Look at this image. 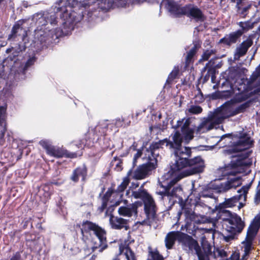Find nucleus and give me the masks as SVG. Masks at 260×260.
Returning a JSON list of instances; mask_svg holds the SVG:
<instances>
[{"label": "nucleus", "instance_id": "f257e3e1", "mask_svg": "<svg viewBox=\"0 0 260 260\" xmlns=\"http://www.w3.org/2000/svg\"><path fill=\"white\" fill-rule=\"evenodd\" d=\"M238 138V140L233 143L229 150L231 153L242 152L237 156L236 160L231 161L230 166H225L222 169H224L223 171H227L223 173L224 175L235 176L240 172L235 171L233 169L247 167L249 165L246 159L251 153L252 151L249 150V149L252 147L254 141L246 133H241Z\"/></svg>", "mask_w": 260, "mask_h": 260}, {"label": "nucleus", "instance_id": "f03ea898", "mask_svg": "<svg viewBox=\"0 0 260 260\" xmlns=\"http://www.w3.org/2000/svg\"><path fill=\"white\" fill-rule=\"evenodd\" d=\"M76 228H80L81 233V240L84 243H86L88 239L85 234H89L92 232L93 234L99 240V244H94L91 247L92 252L95 251L99 249V252H102L108 247L107 240V232L105 229L99 225L98 224L88 220H84L82 223L77 224Z\"/></svg>", "mask_w": 260, "mask_h": 260}, {"label": "nucleus", "instance_id": "7ed1b4c3", "mask_svg": "<svg viewBox=\"0 0 260 260\" xmlns=\"http://www.w3.org/2000/svg\"><path fill=\"white\" fill-rule=\"evenodd\" d=\"M167 7L172 14L177 17L185 15L194 20L196 22H203L206 19V16L201 9L192 4H188L181 7L174 0H168Z\"/></svg>", "mask_w": 260, "mask_h": 260}, {"label": "nucleus", "instance_id": "20e7f679", "mask_svg": "<svg viewBox=\"0 0 260 260\" xmlns=\"http://www.w3.org/2000/svg\"><path fill=\"white\" fill-rule=\"evenodd\" d=\"M184 177L183 175L180 173H173L170 171L165 173L161 178V181H159L160 186L164 190L159 191L158 194L162 197H180L182 192V187L180 185L173 186Z\"/></svg>", "mask_w": 260, "mask_h": 260}, {"label": "nucleus", "instance_id": "39448f33", "mask_svg": "<svg viewBox=\"0 0 260 260\" xmlns=\"http://www.w3.org/2000/svg\"><path fill=\"white\" fill-rule=\"evenodd\" d=\"M176 157L175 162L170 166L169 171L173 173H182V170L188 167L192 155V151L189 147L184 146L174 152Z\"/></svg>", "mask_w": 260, "mask_h": 260}, {"label": "nucleus", "instance_id": "423d86ee", "mask_svg": "<svg viewBox=\"0 0 260 260\" xmlns=\"http://www.w3.org/2000/svg\"><path fill=\"white\" fill-rule=\"evenodd\" d=\"M257 21L251 22V19L238 22V25L241 28L230 33L229 35L225 36L220 40L219 43L228 46H230L232 44L236 43L238 40L244 33L253 28L255 25L257 23Z\"/></svg>", "mask_w": 260, "mask_h": 260}, {"label": "nucleus", "instance_id": "0eeeda50", "mask_svg": "<svg viewBox=\"0 0 260 260\" xmlns=\"http://www.w3.org/2000/svg\"><path fill=\"white\" fill-rule=\"evenodd\" d=\"M229 217L224 219L230 225L227 226L226 230L230 235L224 237L226 242L233 240L237 234L241 233L245 226V223L236 213L229 212Z\"/></svg>", "mask_w": 260, "mask_h": 260}, {"label": "nucleus", "instance_id": "6e6552de", "mask_svg": "<svg viewBox=\"0 0 260 260\" xmlns=\"http://www.w3.org/2000/svg\"><path fill=\"white\" fill-rule=\"evenodd\" d=\"M260 229V215H256L251 221L247 231L245 240L242 242L245 255L250 254L252 244Z\"/></svg>", "mask_w": 260, "mask_h": 260}, {"label": "nucleus", "instance_id": "1a4fd4ad", "mask_svg": "<svg viewBox=\"0 0 260 260\" xmlns=\"http://www.w3.org/2000/svg\"><path fill=\"white\" fill-rule=\"evenodd\" d=\"M260 229V215H256L251 221L247 231L245 240L242 242L245 255L250 254L252 244Z\"/></svg>", "mask_w": 260, "mask_h": 260}, {"label": "nucleus", "instance_id": "9d476101", "mask_svg": "<svg viewBox=\"0 0 260 260\" xmlns=\"http://www.w3.org/2000/svg\"><path fill=\"white\" fill-rule=\"evenodd\" d=\"M43 143L44 144H42V146L46 150V153L50 156L56 158L66 157L74 158L77 157L78 156L82 155L81 152L79 153L78 151L71 152L62 147L52 146L48 144L45 142H43Z\"/></svg>", "mask_w": 260, "mask_h": 260}, {"label": "nucleus", "instance_id": "9b49d317", "mask_svg": "<svg viewBox=\"0 0 260 260\" xmlns=\"http://www.w3.org/2000/svg\"><path fill=\"white\" fill-rule=\"evenodd\" d=\"M157 167V159L156 157L152 159L147 158V161L140 165L134 172V178L137 180H142L151 174L152 171Z\"/></svg>", "mask_w": 260, "mask_h": 260}, {"label": "nucleus", "instance_id": "f8f14e48", "mask_svg": "<svg viewBox=\"0 0 260 260\" xmlns=\"http://www.w3.org/2000/svg\"><path fill=\"white\" fill-rule=\"evenodd\" d=\"M144 206L146 218L142 221V224L150 225L156 217L157 212L156 206L152 197L145 201Z\"/></svg>", "mask_w": 260, "mask_h": 260}, {"label": "nucleus", "instance_id": "ddd939ff", "mask_svg": "<svg viewBox=\"0 0 260 260\" xmlns=\"http://www.w3.org/2000/svg\"><path fill=\"white\" fill-rule=\"evenodd\" d=\"M204 160L200 156H196L191 159L188 167L189 169L182 171L183 176L186 177L203 172L205 168Z\"/></svg>", "mask_w": 260, "mask_h": 260}, {"label": "nucleus", "instance_id": "4468645a", "mask_svg": "<svg viewBox=\"0 0 260 260\" xmlns=\"http://www.w3.org/2000/svg\"><path fill=\"white\" fill-rule=\"evenodd\" d=\"M100 140L98 135L95 133L92 128L89 129L85 134L84 138L78 144H76L75 146L78 147L80 150L77 151L79 153H82V150L84 146L87 147H91L93 146L95 143L98 142Z\"/></svg>", "mask_w": 260, "mask_h": 260}, {"label": "nucleus", "instance_id": "2eb2a0df", "mask_svg": "<svg viewBox=\"0 0 260 260\" xmlns=\"http://www.w3.org/2000/svg\"><path fill=\"white\" fill-rule=\"evenodd\" d=\"M212 246L211 244L206 240V238L203 237L201 241V247L197 242V246H193L192 249L196 251V253L200 259V256L205 258V259H210V255H212Z\"/></svg>", "mask_w": 260, "mask_h": 260}, {"label": "nucleus", "instance_id": "dca6fc26", "mask_svg": "<svg viewBox=\"0 0 260 260\" xmlns=\"http://www.w3.org/2000/svg\"><path fill=\"white\" fill-rule=\"evenodd\" d=\"M255 38V34H250L247 39L243 41L236 49L234 54V58L238 59L244 56L247 52L249 48L253 44V40Z\"/></svg>", "mask_w": 260, "mask_h": 260}, {"label": "nucleus", "instance_id": "f3484780", "mask_svg": "<svg viewBox=\"0 0 260 260\" xmlns=\"http://www.w3.org/2000/svg\"><path fill=\"white\" fill-rule=\"evenodd\" d=\"M209 122V120H205L202 121L197 127V128H189L181 129V136L184 139L185 143L188 144L194 138V133L196 132L197 134H199L201 132L202 128L206 126L207 123Z\"/></svg>", "mask_w": 260, "mask_h": 260}, {"label": "nucleus", "instance_id": "a211bd4d", "mask_svg": "<svg viewBox=\"0 0 260 260\" xmlns=\"http://www.w3.org/2000/svg\"><path fill=\"white\" fill-rule=\"evenodd\" d=\"M170 137L172 138V141L169 139V142H168V144H169V148L170 149H173L174 152L175 150L183 147L182 146V143L184 139L179 131L176 130L174 131L171 134Z\"/></svg>", "mask_w": 260, "mask_h": 260}, {"label": "nucleus", "instance_id": "6ab92c4d", "mask_svg": "<svg viewBox=\"0 0 260 260\" xmlns=\"http://www.w3.org/2000/svg\"><path fill=\"white\" fill-rule=\"evenodd\" d=\"M111 228L114 230H120L124 229L127 231L129 229L128 224V220L121 217L114 216L112 215L110 216L109 219Z\"/></svg>", "mask_w": 260, "mask_h": 260}, {"label": "nucleus", "instance_id": "aec40b11", "mask_svg": "<svg viewBox=\"0 0 260 260\" xmlns=\"http://www.w3.org/2000/svg\"><path fill=\"white\" fill-rule=\"evenodd\" d=\"M193 46L189 51L187 52L185 57V67H188L194 61V56L197 54L198 50L201 47V42L200 40H197L193 42Z\"/></svg>", "mask_w": 260, "mask_h": 260}, {"label": "nucleus", "instance_id": "412c9836", "mask_svg": "<svg viewBox=\"0 0 260 260\" xmlns=\"http://www.w3.org/2000/svg\"><path fill=\"white\" fill-rule=\"evenodd\" d=\"M251 7L252 4L251 3H245L240 0H239L235 6L237 14L242 18H245L247 17Z\"/></svg>", "mask_w": 260, "mask_h": 260}, {"label": "nucleus", "instance_id": "4be33fe9", "mask_svg": "<svg viewBox=\"0 0 260 260\" xmlns=\"http://www.w3.org/2000/svg\"><path fill=\"white\" fill-rule=\"evenodd\" d=\"M184 215L185 217V228L186 231H189L191 230L192 222L197 223H201L202 222L200 220L197 219L198 218V216L194 213V212H192L189 209H185L184 211Z\"/></svg>", "mask_w": 260, "mask_h": 260}, {"label": "nucleus", "instance_id": "5701e85b", "mask_svg": "<svg viewBox=\"0 0 260 260\" xmlns=\"http://www.w3.org/2000/svg\"><path fill=\"white\" fill-rule=\"evenodd\" d=\"M175 233L177 239L187 244L189 249H192L193 246H197V241L191 236L180 232H175Z\"/></svg>", "mask_w": 260, "mask_h": 260}, {"label": "nucleus", "instance_id": "b1692460", "mask_svg": "<svg viewBox=\"0 0 260 260\" xmlns=\"http://www.w3.org/2000/svg\"><path fill=\"white\" fill-rule=\"evenodd\" d=\"M87 174V169L86 167H78L74 170L70 177L71 180L74 182H78L80 177L82 181H85Z\"/></svg>", "mask_w": 260, "mask_h": 260}, {"label": "nucleus", "instance_id": "393cba45", "mask_svg": "<svg viewBox=\"0 0 260 260\" xmlns=\"http://www.w3.org/2000/svg\"><path fill=\"white\" fill-rule=\"evenodd\" d=\"M255 95L253 90L251 91V89L247 87L241 92L235 94L233 99V101L235 103H240L245 101L253 95Z\"/></svg>", "mask_w": 260, "mask_h": 260}, {"label": "nucleus", "instance_id": "a878e982", "mask_svg": "<svg viewBox=\"0 0 260 260\" xmlns=\"http://www.w3.org/2000/svg\"><path fill=\"white\" fill-rule=\"evenodd\" d=\"M138 206L135 204H132L129 207L121 206L118 209V213L122 216L131 217L134 214L138 213Z\"/></svg>", "mask_w": 260, "mask_h": 260}, {"label": "nucleus", "instance_id": "bb28decb", "mask_svg": "<svg viewBox=\"0 0 260 260\" xmlns=\"http://www.w3.org/2000/svg\"><path fill=\"white\" fill-rule=\"evenodd\" d=\"M132 196L136 199H142L143 201V202L152 197L151 196H150L147 191L143 188V186H141L138 190L133 191Z\"/></svg>", "mask_w": 260, "mask_h": 260}, {"label": "nucleus", "instance_id": "cd10ccee", "mask_svg": "<svg viewBox=\"0 0 260 260\" xmlns=\"http://www.w3.org/2000/svg\"><path fill=\"white\" fill-rule=\"evenodd\" d=\"M108 128V124L106 123L103 122L99 123L94 128H92L93 131L95 132L99 137L101 139L105 136H107V132Z\"/></svg>", "mask_w": 260, "mask_h": 260}, {"label": "nucleus", "instance_id": "c85d7f7f", "mask_svg": "<svg viewBox=\"0 0 260 260\" xmlns=\"http://www.w3.org/2000/svg\"><path fill=\"white\" fill-rule=\"evenodd\" d=\"M234 110L232 108V104L230 102H226L221 107L220 113L224 118H229L236 115H232Z\"/></svg>", "mask_w": 260, "mask_h": 260}, {"label": "nucleus", "instance_id": "c756f323", "mask_svg": "<svg viewBox=\"0 0 260 260\" xmlns=\"http://www.w3.org/2000/svg\"><path fill=\"white\" fill-rule=\"evenodd\" d=\"M27 247L30 249L31 252L40 254L43 249V244L41 242V238L40 240H36L33 243L28 241V246Z\"/></svg>", "mask_w": 260, "mask_h": 260}, {"label": "nucleus", "instance_id": "7c9ffc66", "mask_svg": "<svg viewBox=\"0 0 260 260\" xmlns=\"http://www.w3.org/2000/svg\"><path fill=\"white\" fill-rule=\"evenodd\" d=\"M241 184V179L240 177H235L228 180L224 184L223 190H228L232 188H236Z\"/></svg>", "mask_w": 260, "mask_h": 260}, {"label": "nucleus", "instance_id": "2f4dec72", "mask_svg": "<svg viewBox=\"0 0 260 260\" xmlns=\"http://www.w3.org/2000/svg\"><path fill=\"white\" fill-rule=\"evenodd\" d=\"M177 240L175 232H170L167 234L165 238V245L168 249H171Z\"/></svg>", "mask_w": 260, "mask_h": 260}, {"label": "nucleus", "instance_id": "473e14b6", "mask_svg": "<svg viewBox=\"0 0 260 260\" xmlns=\"http://www.w3.org/2000/svg\"><path fill=\"white\" fill-rule=\"evenodd\" d=\"M98 142L99 143L103 150H106L107 149H112L114 148V145L110 139L107 136L104 137L100 140H99Z\"/></svg>", "mask_w": 260, "mask_h": 260}, {"label": "nucleus", "instance_id": "72a5a7b5", "mask_svg": "<svg viewBox=\"0 0 260 260\" xmlns=\"http://www.w3.org/2000/svg\"><path fill=\"white\" fill-rule=\"evenodd\" d=\"M52 184V182H48L43 184L41 186L44 191L43 195L47 199L50 198L51 196L53 193Z\"/></svg>", "mask_w": 260, "mask_h": 260}, {"label": "nucleus", "instance_id": "f704fd0d", "mask_svg": "<svg viewBox=\"0 0 260 260\" xmlns=\"http://www.w3.org/2000/svg\"><path fill=\"white\" fill-rule=\"evenodd\" d=\"M148 256L151 257L150 260H164L163 256L160 254L157 249L152 250L150 247L148 248ZM179 260H182V258L180 257Z\"/></svg>", "mask_w": 260, "mask_h": 260}, {"label": "nucleus", "instance_id": "c9c22d12", "mask_svg": "<svg viewBox=\"0 0 260 260\" xmlns=\"http://www.w3.org/2000/svg\"><path fill=\"white\" fill-rule=\"evenodd\" d=\"M25 22L24 19H21L15 23L12 27L11 34L9 35L8 39L15 38L17 36L18 29L21 27L23 24Z\"/></svg>", "mask_w": 260, "mask_h": 260}, {"label": "nucleus", "instance_id": "e433bc0d", "mask_svg": "<svg viewBox=\"0 0 260 260\" xmlns=\"http://www.w3.org/2000/svg\"><path fill=\"white\" fill-rule=\"evenodd\" d=\"M89 0H73L72 2V7L73 8H78L79 10L82 8H85L87 6L90 5Z\"/></svg>", "mask_w": 260, "mask_h": 260}, {"label": "nucleus", "instance_id": "4c0bfd02", "mask_svg": "<svg viewBox=\"0 0 260 260\" xmlns=\"http://www.w3.org/2000/svg\"><path fill=\"white\" fill-rule=\"evenodd\" d=\"M252 103V101L251 100L246 101L244 103L240 105L239 106L236 107L233 112L232 115H237L241 113H243L245 111L246 109L249 108L250 106V105Z\"/></svg>", "mask_w": 260, "mask_h": 260}, {"label": "nucleus", "instance_id": "58836bf2", "mask_svg": "<svg viewBox=\"0 0 260 260\" xmlns=\"http://www.w3.org/2000/svg\"><path fill=\"white\" fill-rule=\"evenodd\" d=\"M160 148V145L157 142H152L149 148H147L146 151L148 152L147 158L152 159V157H156L155 156V151Z\"/></svg>", "mask_w": 260, "mask_h": 260}, {"label": "nucleus", "instance_id": "ea45409f", "mask_svg": "<svg viewBox=\"0 0 260 260\" xmlns=\"http://www.w3.org/2000/svg\"><path fill=\"white\" fill-rule=\"evenodd\" d=\"M216 50L215 49H206L203 51L201 58L199 60V63L203 61H208L212 55L215 54Z\"/></svg>", "mask_w": 260, "mask_h": 260}, {"label": "nucleus", "instance_id": "a19ab883", "mask_svg": "<svg viewBox=\"0 0 260 260\" xmlns=\"http://www.w3.org/2000/svg\"><path fill=\"white\" fill-rule=\"evenodd\" d=\"M239 198L233 197L228 199H225V201L221 204V206L223 208H231L236 206L238 202Z\"/></svg>", "mask_w": 260, "mask_h": 260}, {"label": "nucleus", "instance_id": "79ce46f5", "mask_svg": "<svg viewBox=\"0 0 260 260\" xmlns=\"http://www.w3.org/2000/svg\"><path fill=\"white\" fill-rule=\"evenodd\" d=\"M24 236L25 243L27 247L28 246V241H30L31 243H33L36 240H38L40 239V237L39 236V234H37L36 233L25 232L24 233Z\"/></svg>", "mask_w": 260, "mask_h": 260}, {"label": "nucleus", "instance_id": "37998d69", "mask_svg": "<svg viewBox=\"0 0 260 260\" xmlns=\"http://www.w3.org/2000/svg\"><path fill=\"white\" fill-rule=\"evenodd\" d=\"M122 159L119 158L117 156H115L111 162V165L115 166V170L118 172L121 171L122 170Z\"/></svg>", "mask_w": 260, "mask_h": 260}, {"label": "nucleus", "instance_id": "c03bdc74", "mask_svg": "<svg viewBox=\"0 0 260 260\" xmlns=\"http://www.w3.org/2000/svg\"><path fill=\"white\" fill-rule=\"evenodd\" d=\"M130 180L128 177L123 178L122 182L114 191L116 193H121L124 191L129 184Z\"/></svg>", "mask_w": 260, "mask_h": 260}, {"label": "nucleus", "instance_id": "a18cd8bd", "mask_svg": "<svg viewBox=\"0 0 260 260\" xmlns=\"http://www.w3.org/2000/svg\"><path fill=\"white\" fill-rule=\"evenodd\" d=\"M179 73V70L178 68H175L169 74L168 78L166 81V84H172L173 80L176 79Z\"/></svg>", "mask_w": 260, "mask_h": 260}, {"label": "nucleus", "instance_id": "49530a36", "mask_svg": "<svg viewBox=\"0 0 260 260\" xmlns=\"http://www.w3.org/2000/svg\"><path fill=\"white\" fill-rule=\"evenodd\" d=\"M239 72L238 68L236 67H232L228 71V77L229 79L234 80L239 75Z\"/></svg>", "mask_w": 260, "mask_h": 260}, {"label": "nucleus", "instance_id": "de8ad7c7", "mask_svg": "<svg viewBox=\"0 0 260 260\" xmlns=\"http://www.w3.org/2000/svg\"><path fill=\"white\" fill-rule=\"evenodd\" d=\"M119 254H121L123 253L124 249L126 250V251L125 252V255L126 256V253L127 254V255H129L131 257V259L132 258V254L131 253V251H133L130 246L128 244L126 245V246L121 244L119 245Z\"/></svg>", "mask_w": 260, "mask_h": 260}, {"label": "nucleus", "instance_id": "09e8293b", "mask_svg": "<svg viewBox=\"0 0 260 260\" xmlns=\"http://www.w3.org/2000/svg\"><path fill=\"white\" fill-rule=\"evenodd\" d=\"M188 111L192 114H199L202 112L203 109L200 106L191 105L188 109Z\"/></svg>", "mask_w": 260, "mask_h": 260}, {"label": "nucleus", "instance_id": "8fccbe9b", "mask_svg": "<svg viewBox=\"0 0 260 260\" xmlns=\"http://www.w3.org/2000/svg\"><path fill=\"white\" fill-rule=\"evenodd\" d=\"M32 218L30 217H25L23 220H22L21 224L22 225V229L23 230L26 229L28 225L29 224L30 226V228H33V224H32Z\"/></svg>", "mask_w": 260, "mask_h": 260}, {"label": "nucleus", "instance_id": "3c124183", "mask_svg": "<svg viewBox=\"0 0 260 260\" xmlns=\"http://www.w3.org/2000/svg\"><path fill=\"white\" fill-rule=\"evenodd\" d=\"M214 63L215 62L213 60V63L210 64L207 72V73L211 77L212 80H213L215 78V75L216 73V67L214 65Z\"/></svg>", "mask_w": 260, "mask_h": 260}, {"label": "nucleus", "instance_id": "603ef678", "mask_svg": "<svg viewBox=\"0 0 260 260\" xmlns=\"http://www.w3.org/2000/svg\"><path fill=\"white\" fill-rule=\"evenodd\" d=\"M36 60V57L32 56L30 57L25 62V65L23 67V70H27L28 68L33 65Z\"/></svg>", "mask_w": 260, "mask_h": 260}, {"label": "nucleus", "instance_id": "864d4df0", "mask_svg": "<svg viewBox=\"0 0 260 260\" xmlns=\"http://www.w3.org/2000/svg\"><path fill=\"white\" fill-rule=\"evenodd\" d=\"M6 109L4 106H0V124L2 125L5 122V113Z\"/></svg>", "mask_w": 260, "mask_h": 260}, {"label": "nucleus", "instance_id": "5fc2aeb1", "mask_svg": "<svg viewBox=\"0 0 260 260\" xmlns=\"http://www.w3.org/2000/svg\"><path fill=\"white\" fill-rule=\"evenodd\" d=\"M114 192H115L114 191V190H110V189H109L103 196L102 200H104L107 202H109L110 197H111L112 193H113Z\"/></svg>", "mask_w": 260, "mask_h": 260}, {"label": "nucleus", "instance_id": "6e6d98bb", "mask_svg": "<svg viewBox=\"0 0 260 260\" xmlns=\"http://www.w3.org/2000/svg\"><path fill=\"white\" fill-rule=\"evenodd\" d=\"M191 124V119L188 117L185 119L184 122L183 123L182 126L181 127V129H184L185 128H191L190 127Z\"/></svg>", "mask_w": 260, "mask_h": 260}, {"label": "nucleus", "instance_id": "4d7b16f0", "mask_svg": "<svg viewBox=\"0 0 260 260\" xmlns=\"http://www.w3.org/2000/svg\"><path fill=\"white\" fill-rule=\"evenodd\" d=\"M113 3L122 7H125L127 4V0H113Z\"/></svg>", "mask_w": 260, "mask_h": 260}, {"label": "nucleus", "instance_id": "13d9d810", "mask_svg": "<svg viewBox=\"0 0 260 260\" xmlns=\"http://www.w3.org/2000/svg\"><path fill=\"white\" fill-rule=\"evenodd\" d=\"M212 63H213V59H210L205 65V66L201 70V74H202V76L201 77H202V78L203 77V74L206 71H208V69H209V67L210 65V64H211Z\"/></svg>", "mask_w": 260, "mask_h": 260}, {"label": "nucleus", "instance_id": "bf43d9fd", "mask_svg": "<svg viewBox=\"0 0 260 260\" xmlns=\"http://www.w3.org/2000/svg\"><path fill=\"white\" fill-rule=\"evenodd\" d=\"M21 252L17 251L13 254L12 257L10 258V260H21Z\"/></svg>", "mask_w": 260, "mask_h": 260}, {"label": "nucleus", "instance_id": "052dcab7", "mask_svg": "<svg viewBox=\"0 0 260 260\" xmlns=\"http://www.w3.org/2000/svg\"><path fill=\"white\" fill-rule=\"evenodd\" d=\"M7 131L6 124L5 123L4 126L2 128V129L0 131V139L1 140H3L4 141V137L5 135V133Z\"/></svg>", "mask_w": 260, "mask_h": 260}, {"label": "nucleus", "instance_id": "680f3d73", "mask_svg": "<svg viewBox=\"0 0 260 260\" xmlns=\"http://www.w3.org/2000/svg\"><path fill=\"white\" fill-rule=\"evenodd\" d=\"M49 22L52 25H55L57 24V18L55 17V15H51L50 18L49 19Z\"/></svg>", "mask_w": 260, "mask_h": 260}, {"label": "nucleus", "instance_id": "e2e57ef3", "mask_svg": "<svg viewBox=\"0 0 260 260\" xmlns=\"http://www.w3.org/2000/svg\"><path fill=\"white\" fill-rule=\"evenodd\" d=\"M168 142H169V139L168 138H165L163 140L158 141L157 142L160 145V148H162V146H163L165 144H166V146L169 147V144H168Z\"/></svg>", "mask_w": 260, "mask_h": 260}, {"label": "nucleus", "instance_id": "0e129e2a", "mask_svg": "<svg viewBox=\"0 0 260 260\" xmlns=\"http://www.w3.org/2000/svg\"><path fill=\"white\" fill-rule=\"evenodd\" d=\"M254 202L256 204H259L260 202V188L256 192L255 198H254Z\"/></svg>", "mask_w": 260, "mask_h": 260}, {"label": "nucleus", "instance_id": "69168bd1", "mask_svg": "<svg viewBox=\"0 0 260 260\" xmlns=\"http://www.w3.org/2000/svg\"><path fill=\"white\" fill-rule=\"evenodd\" d=\"M142 149H138L137 150V153L135 154L134 157V161H136V160L140 157L142 155Z\"/></svg>", "mask_w": 260, "mask_h": 260}, {"label": "nucleus", "instance_id": "338daca9", "mask_svg": "<svg viewBox=\"0 0 260 260\" xmlns=\"http://www.w3.org/2000/svg\"><path fill=\"white\" fill-rule=\"evenodd\" d=\"M184 119H185V118H183L181 120H178L176 124L175 125L173 126V128H174L175 129H178L179 127H180L181 126Z\"/></svg>", "mask_w": 260, "mask_h": 260}, {"label": "nucleus", "instance_id": "774afa93", "mask_svg": "<svg viewBox=\"0 0 260 260\" xmlns=\"http://www.w3.org/2000/svg\"><path fill=\"white\" fill-rule=\"evenodd\" d=\"M248 189L249 186H244L242 187L241 189L238 190V192L240 193L241 192V190H242L243 194L245 196H246L247 193H248Z\"/></svg>", "mask_w": 260, "mask_h": 260}]
</instances>
